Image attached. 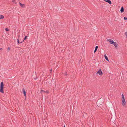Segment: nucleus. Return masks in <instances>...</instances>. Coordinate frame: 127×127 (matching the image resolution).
<instances>
[{
    "instance_id": "f257e3e1",
    "label": "nucleus",
    "mask_w": 127,
    "mask_h": 127,
    "mask_svg": "<svg viewBox=\"0 0 127 127\" xmlns=\"http://www.w3.org/2000/svg\"><path fill=\"white\" fill-rule=\"evenodd\" d=\"M121 96L122 97L121 99L122 105L123 106L125 107L126 106V102L124 96L123 94Z\"/></svg>"
},
{
    "instance_id": "f03ea898",
    "label": "nucleus",
    "mask_w": 127,
    "mask_h": 127,
    "mask_svg": "<svg viewBox=\"0 0 127 127\" xmlns=\"http://www.w3.org/2000/svg\"><path fill=\"white\" fill-rule=\"evenodd\" d=\"M0 92L2 94L4 93V84L3 82H1L0 83Z\"/></svg>"
},
{
    "instance_id": "7ed1b4c3",
    "label": "nucleus",
    "mask_w": 127,
    "mask_h": 127,
    "mask_svg": "<svg viewBox=\"0 0 127 127\" xmlns=\"http://www.w3.org/2000/svg\"><path fill=\"white\" fill-rule=\"evenodd\" d=\"M103 73L101 71V69H100L97 72L96 74L98 75L102 76L103 75Z\"/></svg>"
},
{
    "instance_id": "20e7f679",
    "label": "nucleus",
    "mask_w": 127,
    "mask_h": 127,
    "mask_svg": "<svg viewBox=\"0 0 127 127\" xmlns=\"http://www.w3.org/2000/svg\"><path fill=\"white\" fill-rule=\"evenodd\" d=\"M107 41L109 42L111 44H112L114 42L113 40L110 39H107Z\"/></svg>"
},
{
    "instance_id": "39448f33",
    "label": "nucleus",
    "mask_w": 127,
    "mask_h": 127,
    "mask_svg": "<svg viewBox=\"0 0 127 127\" xmlns=\"http://www.w3.org/2000/svg\"><path fill=\"white\" fill-rule=\"evenodd\" d=\"M115 46V48H117L118 47V45L117 43L116 42H114L112 44Z\"/></svg>"
},
{
    "instance_id": "423d86ee",
    "label": "nucleus",
    "mask_w": 127,
    "mask_h": 127,
    "mask_svg": "<svg viewBox=\"0 0 127 127\" xmlns=\"http://www.w3.org/2000/svg\"><path fill=\"white\" fill-rule=\"evenodd\" d=\"M104 1L107 2L110 4H112L110 0H104Z\"/></svg>"
},
{
    "instance_id": "0eeeda50",
    "label": "nucleus",
    "mask_w": 127,
    "mask_h": 127,
    "mask_svg": "<svg viewBox=\"0 0 127 127\" xmlns=\"http://www.w3.org/2000/svg\"><path fill=\"white\" fill-rule=\"evenodd\" d=\"M104 57L105 58V59H106V60L108 61V62H109V61L108 58V57L107 56H106V54H105L104 55Z\"/></svg>"
},
{
    "instance_id": "6e6552de",
    "label": "nucleus",
    "mask_w": 127,
    "mask_h": 127,
    "mask_svg": "<svg viewBox=\"0 0 127 127\" xmlns=\"http://www.w3.org/2000/svg\"><path fill=\"white\" fill-rule=\"evenodd\" d=\"M19 4L20 5V6L21 7L23 8H24L25 7V5L24 4H23L21 3L20 2Z\"/></svg>"
},
{
    "instance_id": "1a4fd4ad",
    "label": "nucleus",
    "mask_w": 127,
    "mask_h": 127,
    "mask_svg": "<svg viewBox=\"0 0 127 127\" xmlns=\"http://www.w3.org/2000/svg\"><path fill=\"white\" fill-rule=\"evenodd\" d=\"M124 8L123 6L122 7H121V10H120V11L121 13H123L124 12Z\"/></svg>"
},
{
    "instance_id": "9d476101",
    "label": "nucleus",
    "mask_w": 127,
    "mask_h": 127,
    "mask_svg": "<svg viewBox=\"0 0 127 127\" xmlns=\"http://www.w3.org/2000/svg\"><path fill=\"white\" fill-rule=\"evenodd\" d=\"M23 93L24 94V95L25 97H26V92L25 90L24 89H23Z\"/></svg>"
},
{
    "instance_id": "9b49d317",
    "label": "nucleus",
    "mask_w": 127,
    "mask_h": 127,
    "mask_svg": "<svg viewBox=\"0 0 127 127\" xmlns=\"http://www.w3.org/2000/svg\"><path fill=\"white\" fill-rule=\"evenodd\" d=\"M98 48V47L97 46H95V49L94 50V52L95 53L97 49Z\"/></svg>"
},
{
    "instance_id": "f8f14e48",
    "label": "nucleus",
    "mask_w": 127,
    "mask_h": 127,
    "mask_svg": "<svg viewBox=\"0 0 127 127\" xmlns=\"http://www.w3.org/2000/svg\"><path fill=\"white\" fill-rule=\"evenodd\" d=\"M4 18V16L2 15H0V19H3Z\"/></svg>"
},
{
    "instance_id": "ddd939ff",
    "label": "nucleus",
    "mask_w": 127,
    "mask_h": 127,
    "mask_svg": "<svg viewBox=\"0 0 127 127\" xmlns=\"http://www.w3.org/2000/svg\"><path fill=\"white\" fill-rule=\"evenodd\" d=\"M17 42L19 44H21V43H22V42H23V41H21V42H19V39H17Z\"/></svg>"
},
{
    "instance_id": "4468645a",
    "label": "nucleus",
    "mask_w": 127,
    "mask_h": 127,
    "mask_svg": "<svg viewBox=\"0 0 127 127\" xmlns=\"http://www.w3.org/2000/svg\"><path fill=\"white\" fill-rule=\"evenodd\" d=\"M27 36H25L24 40H23V42L24 41V40H26L27 38Z\"/></svg>"
},
{
    "instance_id": "2eb2a0df",
    "label": "nucleus",
    "mask_w": 127,
    "mask_h": 127,
    "mask_svg": "<svg viewBox=\"0 0 127 127\" xmlns=\"http://www.w3.org/2000/svg\"><path fill=\"white\" fill-rule=\"evenodd\" d=\"M12 2L14 3V4H16L17 3V2L15 0H13L12 1Z\"/></svg>"
},
{
    "instance_id": "dca6fc26",
    "label": "nucleus",
    "mask_w": 127,
    "mask_h": 127,
    "mask_svg": "<svg viewBox=\"0 0 127 127\" xmlns=\"http://www.w3.org/2000/svg\"><path fill=\"white\" fill-rule=\"evenodd\" d=\"M45 92V91H43L42 90H40V93H43V92Z\"/></svg>"
},
{
    "instance_id": "f3484780",
    "label": "nucleus",
    "mask_w": 127,
    "mask_h": 127,
    "mask_svg": "<svg viewBox=\"0 0 127 127\" xmlns=\"http://www.w3.org/2000/svg\"><path fill=\"white\" fill-rule=\"evenodd\" d=\"M5 30L7 31H9V29L7 28H6Z\"/></svg>"
},
{
    "instance_id": "a211bd4d",
    "label": "nucleus",
    "mask_w": 127,
    "mask_h": 127,
    "mask_svg": "<svg viewBox=\"0 0 127 127\" xmlns=\"http://www.w3.org/2000/svg\"><path fill=\"white\" fill-rule=\"evenodd\" d=\"M45 92H44L45 93H49L48 91H45Z\"/></svg>"
},
{
    "instance_id": "6ab92c4d",
    "label": "nucleus",
    "mask_w": 127,
    "mask_h": 127,
    "mask_svg": "<svg viewBox=\"0 0 127 127\" xmlns=\"http://www.w3.org/2000/svg\"><path fill=\"white\" fill-rule=\"evenodd\" d=\"M125 33H126V36H127V32H125Z\"/></svg>"
},
{
    "instance_id": "aec40b11",
    "label": "nucleus",
    "mask_w": 127,
    "mask_h": 127,
    "mask_svg": "<svg viewBox=\"0 0 127 127\" xmlns=\"http://www.w3.org/2000/svg\"><path fill=\"white\" fill-rule=\"evenodd\" d=\"M8 50H9H9H10V48L9 47H8Z\"/></svg>"
},
{
    "instance_id": "412c9836",
    "label": "nucleus",
    "mask_w": 127,
    "mask_h": 127,
    "mask_svg": "<svg viewBox=\"0 0 127 127\" xmlns=\"http://www.w3.org/2000/svg\"><path fill=\"white\" fill-rule=\"evenodd\" d=\"M64 127H65V126H64Z\"/></svg>"
}]
</instances>
